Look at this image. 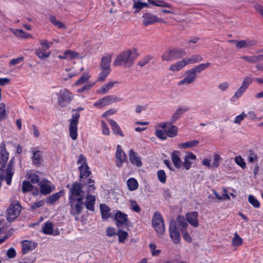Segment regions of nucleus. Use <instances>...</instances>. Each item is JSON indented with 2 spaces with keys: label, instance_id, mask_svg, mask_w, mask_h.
<instances>
[{
  "label": "nucleus",
  "instance_id": "30",
  "mask_svg": "<svg viewBox=\"0 0 263 263\" xmlns=\"http://www.w3.org/2000/svg\"><path fill=\"white\" fill-rule=\"evenodd\" d=\"M199 143V142L197 140H194L179 143L178 144L177 147L180 149H187L196 147L198 146Z\"/></svg>",
  "mask_w": 263,
  "mask_h": 263
},
{
  "label": "nucleus",
  "instance_id": "59",
  "mask_svg": "<svg viewBox=\"0 0 263 263\" xmlns=\"http://www.w3.org/2000/svg\"><path fill=\"white\" fill-rule=\"evenodd\" d=\"M153 57L150 55H146L143 59L138 62V65L142 67L147 64L152 59Z\"/></svg>",
  "mask_w": 263,
  "mask_h": 263
},
{
  "label": "nucleus",
  "instance_id": "12",
  "mask_svg": "<svg viewBox=\"0 0 263 263\" xmlns=\"http://www.w3.org/2000/svg\"><path fill=\"white\" fill-rule=\"evenodd\" d=\"M114 219L116 220V226L120 228L127 224L128 215L125 213L118 211L115 215Z\"/></svg>",
  "mask_w": 263,
  "mask_h": 263
},
{
  "label": "nucleus",
  "instance_id": "27",
  "mask_svg": "<svg viewBox=\"0 0 263 263\" xmlns=\"http://www.w3.org/2000/svg\"><path fill=\"white\" fill-rule=\"evenodd\" d=\"M241 59L249 63H256L258 62L263 61V54L251 56L244 55L241 57Z\"/></svg>",
  "mask_w": 263,
  "mask_h": 263
},
{
  "label": "nucleus",
  "instance_id": "29",
  "mask_svg": "<svg viewBox=\"0 0 263 263\" xmlns=\"http://www.w3.org/2000/svg\"><path fill=\"white\" fill-rule=\"evenodd\" d=\"M10 30L15 36H17L18 37H20L24 39H27L32 37V36L30 33H28L26 31H24L21 29L11 28V29H10Z\"/></svg>",
  "mask_w": 263,
  "mask_h": 263
},
{
  "label": "nucleus",
  "instance_id": "44",
  "mask_svg": "<svg viewBox=\"0 0 263 263\" xmlns=\"http://www.w3.org/2000/svg\"><path fill=\"white\" fill-rule=\"evenodd\" d=\"M187 65L198 63L202 60V58L199 54H195L190 58H184Z\"/></svg>",
  "mask_w": 263,
  "mask_h": 263
},
{
  "label": "nucleus",
  "instance_id": "63",
  "mask_svg": "<svg viewBox=\"0 0 263 263\" xmlns=\"http://www.w3.org/2000/svg\"><path fill=\"white\" fill-rule=\"evenodd\" d=\"M6 118L5 105L4 103L0 104V121Z\"/></svg>",
  "mask_w": 263,
  "mask_h": 263
},
{
  "label": "nucleus",
  "instance_id": "17",
  "mask_svg": "<svg viewBox=\"0 0 263 263\" xmlns=\"http://www.w3.org/2000/svg\"><path fill=\"white\" fill-rule=\"evenodd\" d=\"M196 78V75L195 74L194 71L190 69L185 72V78L178 82V85L180 86L185 84H190L194 82Z\"/></svg>",
  "mask_w": 263,
  "mask_h": 263
},
{
  "label": "nucleus",
  "instance_id": "52",
  "mask_svg": "<svg viewBox=\"0 0 263 263\" xmlns=\"http://www.w3.org/2000/svg\"><path fill=\"white\" fill-rule=\"evenodd\" d=\"M157 177L159 181L162 183H164L166 182V175L164 170H160L158 171Z\"/></svg>",
  "mask_w": 263,
  "mask_h": 263
},
{
  "label": "nucleus",
  "instance_id": "32",
  "mask_svg": "<svg viewBox=\"0 0 263 263\" xmlns=\"http://www.w3.org/2000/svg\"><path fill=\"white\" fill-rule=\"evenodd\" d=\"M186 65H187V63L184 58L182 60L172 64L169 69L173 71H178L182 69Z\"/></svg>",
  "mask_w": 263,
  "mask_h": 263
},
{
  "label": "nucleus",
  "instance_id": "23",
  "mask_svg": "<svg viewBox=\"0 0 263 263\" xmlns=\"http://www.w3.org/2000/svg\"><path fill=\"white\" fill-rule=\"evenodd\" d=\"M37 246L35 242H32L28 240L22 241V253L23 254L27 253L29 251L34 249Z\"/></svg>",
  "mask_w": 263,
  "mask_h": 263
},
{
  "label": "nucleus",
  "instance_id": "26",
  "mask_svg": "<svg viewBox=\"0 0 263 263\" xmlns=\"http://www.w3.org/2000/svg\"><path fill=\"white\" fill-rule=\"evenodd\" d=\"M80 171V181H82L83 179H85L91 174V171L88 165H80L79 167Z\"/></svg>",
  "mask_w": 263,
  "mask_h": 263
},
{
  "label": "nucleus",
  "instance_id": "61",
  "mask_svg": "<svg viewBox=\"0 0 263 263\" xmlns=\"http://www.w3.org/2000/svg\"><path fill=\"white\" fill-rule=\"evenodd\" d=\"M102 134L104 135H109L110 129L104 121H101Z\"/></svg>",
  "mask_w": 263,
  "mask_h": 263
},
{
  "label": "nucleus",
  "instance_id": "8",
  "mask_svg": "<svg viewBox=\"0 0 263 263\" xmlns=\"http://www.w3.org/2000/svg\"><path fill=\"white\" fill-rule=\"evenodd\" d=\"M121 98H118L114 95L106 96L98 100L93 104V106L98 108H101L104 106L110 105L116 102H119Z\"/></svg>",
  "mask_w": 263,
  "mask_h": 263
},
{
  "label": "nucleus",
  "instance_id": "38",
  "mask_svg": "<svg viewBox=\"0 0 263 263\" xmlns=\"http://www.w3.org/2000/svg\"><path fill=\"white\" fill-rule=\"evenodd\" d=\"M127 185L129 191H133L138 188L139 184L135 178H130L127 180Z\"/></svg>",
  "mask_w": 263,
  "mask_h": 263
},
{
  "label": "nucleus",
  "instance_id": "13",
  "mask_svg": "<svg viewBox=\"0 0 263 263\" xmlns=\"http://www.w3.org/2000/svg\"><path fill=\"white\" fill-rule=\"evenodd\" d=\"M9 158V153L6 151V145L2 142L0 144V164L2 165L1 171H4Z\"/></svg>",
  "mask_w": 263,
  "mask_h": 263
},
{
  "label": "nucleus",
  "instance_id": "43",
  "mask_svg": "<svg viewBox=\"0 0 263 263\" xmlns=\"http://www.w3.org/2000/svg\"><path fill=\"white\" fill-rule=\"evenodd\" d=\"M49 21L54 26L59 29L66 28L65 25L60 21L57 20L56 17L52 15L49 16Z\"/></svg>",
  "mask_w": 263,
  "mask_h": 263
},
{
  "label": "nucleus",
  "instance_id": "42",
  "mask_svg": "<svg viewBox=\"0 0 263 263\" xmlns=\"http://www.w3.org/2000/svg\"><path fill=\"white\" fill-rule=\"evenodd\" d=\"M49 21L54 26L59 29L66 28L65 25L60 21L57 20L56 17L52 15L49 16Z\"/></svg>",
  "mask_w": 263,
  "mask_h": 263
},
{
  "label": "nucleus",
  "instance_id": "39",
  "mask_svg": "<svg viewBox=\"0 0 263 263\" xmlns=\"http://www.w3.org/2000/svg\"><path fill=\"white\" fill-rule=\"evenodd\" d=\"M170 124V126L168 127L166 130H165V132L167 137L174 138L177 135L178 129L176 126L172 125L171 123Z\"/></svg>",
  "mask_w": 263,
  "mask_h": 263
},
{
  "label": "nucleus",
  "instance_id": "60",
  "mask_svg": "<svg viewBox=\"0 0 263 263\" xmlns=\"http://www.w3.org/2000/svg\"><path fill=\"white\" fill-rule=\"evenodd\" d=\"M232 243L233 245L237 246H240L242 243V239L237 233H236L232 239Z\"/></svg>",
  "mask_w": 263,
  "mask_h": 263
},
{
  "label": "nucleus",
  "instance_id": "56",
  "mask_svg": "<svg viewBox=\"0 0 263 263\" xmlns=\"http://www.w3.org/2000/svg\"><path fill=\"white\" fill-rule=\"evenodd\" d=\"M66 54H67L68 58V59L69 60L78 59L79 57V54L78 52L70 49L66 50Z\"/></svg>",
  "mask_w": 263,
  "mask_h": 263
},
{
  "label": "nucleus",
  "instance_id": "53",
  "mask_svg": "<svg viewBox=\"0 0 263 263\" xmlns=\"http://www.w3.org/2000/svg\"><path fill=\"white\" fill-rule=\"evenodd\" d=\"M221 157L219 154H215L213 156V161L212 164V167L217 168L220 165Z\"/></svg>",
  "mask_w": 263,
  "mask_h": 263
},
{
  "label": "nucleus",
  "instance_id": "14",
  "mask_svg": "<svg viewBox=\"0 0 263 263\" xmlns=\"http://www.w3.org/2000/svg\"><path fill=\"white\" fill-rule=\"evenodd\" d=\"M143 25L145 26H148L156 22H161V19L158 17L154 14L145 13L143 14Z\"/></svg>",
  "mask_w": 263,
  "mask_h": 263
},
{
  "label": "nucleus",
  "instance_id": "51",
  "mask_svg": "<svg viewBox=\"0 0 263 263\" xmlns=\"http://www.w3.org/2000/svg\"><path fill=\"white\" fill-rule=\"evenodd\" d=\"M155 136L162 140H165L167 139V135L165 130L157 129L155 133Z\"/></svg>",
  "mask_w": 263,
  "mask_h": 263
},
{
  "label": "nucleus",
  "instance_id": "41",
  "mask_svg": "<svg viewBox=\"0 0 263 263\" xmlns=\"http://www.w3.org/2000/svg\"><path fill=\"white\" fill-rule=\"evenodd\" d=\"M40 192L42 194L46 195L50 194L51 191V187L50 185L45 183H40Z\"/></svg>",
  "mask_w": 263,
  "mask_h": 263
},
{
  "label": "nucleus",
  "instance_id": "4",
  "mask_svg": "<svg viewBox=\"0 0 263 263\" xmlns=\"http://www.w3.org/2000/svg\"><path fill=\"white\" fill-rule=\"evenodd\" d=\"M186 54L183 48H174L167 49L161 56L162 61H173L182 58Z\"/></svg>",
  "mask_w": 263,
  "mask_h": 263
},
{
  "label": "nucleus",
  "instance_id": "33",
  "mask_svg": "<svg viewBox=\"0 0 263 263\" xmlns=\"http://www.w3.org/2000/svg\"><path fill=\"white\" fill-rule=\"evenodd\" d=\"M101 217L103 219L106 220L110 217V209L105 204H100Z\"/></svg>",
  "mask_w": 263,
  "mask_h": 263
},
{
  "label": "nucleus",
  "instance_id": "58",
  "mask_svg": "<svg viewBox=\"0 0 263 263\" xmlns=\"http://www.w3.org/2000/svg\"><path fill=\"white\" fill-rule=\"evenodd\" d=\"M235 162L238 165L240 166L243 169L246 167V163L241 156H238L235 157Z\"/></svg>",
  "mask_w": 263,
  "mask_h": 263
},
{
  "label": "nucleus",
  "instance_id": "31",
  "mask_svg": "<svg viewBox=\"0 0 263 263\" xmlns=\"http://www.w3.org/2000/svg\"><path fill=\"white\" fill-rule=\"evenodd\" d=\"M43 152L40 151H36L33 152L31 157L32 164L35 166H39L41 164L43 159L42 157Z\"/></svg>",
  "mask_w": 263,
  "mask_h": 263
},
{
  "label": "nucleus",
  "instance_id": "18",
  "mask_svg": "<svg viewBox=\"0 0 263 263\" xmlns=\"http://www.w3.org/2000/svg\"><path fill=\"white\" fill-rule=\"evenodd\" d=\"M198 216L197 212L194 211L188 213L186 215V220L191 226L195 228L198 227L199 226Z\"/></svg>",
  "mask_w": 263,
  "mask_h": 263
},
{
  "label": "nucleus",
  "instance_id": "36",
  "mask_svg": "<svg viewBox=\"0 0 263 263\" xmlns=\"http://www.w3.org/2000/svg\"><path fill=\"white\" fill-rule=\"evenodd\" d=\"M246 89H245L242 86H240L235 92L233 96L231 98V101L235 102L242 96V95L246 91Z\"/></svg>",
  "mask_w": 263,
  "mask_h": 263
},
{
  "label": "nucleus",
  "instance_id": "40",
  "mask_svg": "<svg viewBox=\"0 0 263 263\" xmlns=\"http://www.w3.org/2000/svg\"><path fill=\"white\" fill-rule=\"evenodd\" d=\"M211 64L209 62H207L206 63H202L199 65L195 66L194 68H191L192 71H194L195 74L196 75L197 73H199L201 72L202 71L205 70L206 68L209 67L211 66Z\"/></svg>",
  "mask_w": 263,
  "mask_h": 263
},
{
  "label": "nucleus",
  "instance_id": "37",
  "mask_svg": "<svg viewBox=\"0 0 263 263\" xmlns=\"http://www.w3.org/2000/svg\"><path fill=\"white\" fill-rule=\"evenodd\" d=\"M63 193V192L62 191H60L49 196L47 199V203L50 204L54 203L62 196Z\"/></svg>",
  "mask_w": 263,
  "mask_h": 263
},
{
  "label": "nucleus",
  "instance_id": "24",
  "mask_svg": "<svg viewBox=\"0 0 263 263\" xmlns=\"http://www.w3.org/2000/svg\"><path fill=\"white\" fill-rule=\"evenodd\" d=\"M96 202V197L95 195H87L86 197V201L84 204L86 209L90 211H94V205Z\"/></svg>",
  "mask_w": 263,
  "mask_h": 263
},
{
  "label": "nucleus",
  "instance_id": "28",
  "mask_svg": "<svg viewBox=\"0 0 263 263\" xmlns=\"http://www.w3.org/2000/svg\"><path fill=\"white\" fill-rule=\"evenodd\" d=\"M189 108L187 107L178 108L170 119L171 124L174 123L176 120L179 119L185 112L189 110Z\"/></svg>",
  "mask_w": 263,
  "mask_h": 263
},
{
  "label": "nucleus",
  "instance_id": "15",
  "mask_svg": "<svg viewBox=\"0 0 263 263\" xmlns=\"http://www.w3.org/2000/svg\"><path fill=\"white\" fill-rule=\"evenodd\" d=\"M128 156L129 161L133 165L138 167H140L142 165L141 157H139L138 154L133 149L129 150L128 152Z\"/></svg>",
  "mask_w": 263,
  "mask_h": 263
},
{
  "label": "nucleus",
  "instance_id": "46",
  "mask_svg": "<svg viewBox=\"0 0 263 263\" xmlns=\"http://www.w3.org/2000/svg\"><path fill=\"white\" fill-rule=\"evenodd\" d=\"M117 235L119 237V242H123L128 236V233L122 229L117 231Z\"/></svg>",
  "mask_w": 263,
  "mask_h": 263
},
{
  "label": "nucleus",
  "instance_id": "6",
  "mask_svg": "<svg viewBox=\"0 0 263 263\" xmlns=\"http://www.w3.org/2000/svg\"><path fill=\"white\" fill-rule=\"evenodd\" d=\"M21 211V205L18 201L16 203H11L6 210L7 220L11 222L16 219L19 215Z\"/></svg>",
  "mask_w": 263,
  "mask_h": 263
},
{
  "label": "nucleus",
  "instance_id": "5",
  "mask_svg": "<svg viewBox=\"0 0 263 263\" xmlns=\"http://www.w3.org/2000/svg\"><path fill=\"white\" fill-rule=\"evenodd\" d=\"M73 98L72 93L66 88L61 89L58 95V103L61 107L67 106Z\"/></svg>",
  "mask_w": 263,
  "mask_h": 263
},
{
  "label": "nucleus",
  "instance_id": "21",
  "mask_svg": "<svg viewBox=\"0 0 263 263\" xmlns=\"http://www.w3.org/2000/svg\"><path fill=\"white\" fill-rule=\"evenodd\" d=\"M111 62V55L108 54L103 57L100 64V69H106L111 71L110 64Z\"/></svg>",
  "mask_w": 263,
  "mask_h": 263
},
{
  "label": "nucleus",
  "instance_id": "7",
  "mask_svg": "<svg viewBox=\"0 0 263 263\" xmlns=\"http://www.w3.org/2000/svg\"><path fill=\"white\" fill-rule=\"evenodd\" d=\"M153 226L158 235H162L165 231L163 220L161 214L158 212L154 213L152 219Z\"/></svg>",
  "mask_w": 263,
  "mask_h": 263
},
{
  "label": "nucleus",
  "instance_id": "64",
  "mask_svg": "<svg viewBox=\"0 0 263 263\" xmlns=\"http://www.w3.org/2000/svg\"><path fill=\"white\" fill-rule=\"evenodd\" d=\"M254 8L261 16L263 17V6L260 4L256 3L254 6Z\"/></svg>",
  "mask_w": 263,
  "mask_h": 263
},
{
  "label": "nucleus",
  "instance_id": "9",
  "mask_svg": "<svg viewBox=\"0 0 263 263\" xmlns=\"http://www.w3.org/2000/svg\"><path fill=\"white\" fill-rule=\"evenodd\" d=\"M228 42L235 44L236 47L239 49L251 48L256 46L257 44L256 40L252 39L241 40H228Z\"/></svg>",
  "mask_w": 263,
  "mask_h": 263
},
{
  "label": "nucleus",
  "instance_id": "11",
  "mask_svg": "<svg viewBox=\"0 0 263 263\" xmlns=\"http://www.w3.org/2000/svg\"><path fill=\"white\" fill-rule=\"evenodd\" d=\"M83 200H69V204L71 207L70 213L73 216H78L82 212L84 205Z\"/></svg>",
  "mask_w": 263,
  "mask_h": 263
},
{
  "label": "nucleus",
  "instance_id": "48",
  "mask_svg": "<svg viewBox=\"0 0 263 263\" xmlns=\"http://www.w3.org/2000/svg\"><path fill=\"white\" fill-rule=\"evenodd\" d=\"M248 201L255 208H259L260 206V202L252 195L248 196Z\"/></svg>",
  "mask_w": 263,
  "mask_h": 263
},
{
  "label": "nucleus",
  "instance_id": "20",
  "mask_svg": "<svg viewBox=\"0 0 263 263\" xmlns=\"http://www.w3.org/2000/svg\"><path fill=\"white\" fill-rule=\"evenodd\" d=\"M107 121L109 123L111 128L115 135H119L121 137H123L124 136L121 128L116 121L111 119H108Z\"/></svg>",
  "mask_w": 263,
  "mask_h": 263
},
{
  "label": "nucleus",
  "instance_id": "34",
  "mask_svg": "<svg viewBox=\"0 0 263 263\" xmlns=\"http://www.w3.org/2000/svg\"><path fill=\"white\" fill-rule=\"evenodd\" d=\"M36 56L41 60H44L49 57L50 52L46 49L41 47L37 48L35 50Z\"/></svg>",
  "mask_w": 263,
  "mask_h": 263
},
{
  "label": "nucleus",
  "instance_id": "2",
  "mask_svg": "<svg viewBox=\"0 0 263 263\" xmlns=\"http://www.w3.org/2000/svg\"><path fill=\"white\" fill-rule=\"evenodd\" d=\"M83 185L80 182H74L71 185L68 183L66 187L69 189L68 200L74 201V200H84L85 193L83 190Z\"/></svg>",
  "mask_w": 263,
  "mask_h": 263
},
{
  "label": "nucleus",
  "instance_id": "22",
  "mask_svg": "<svg viewBox=\"0 0 263 263\" xmlns=\"http://www.w3.org/2000/svg\"><path fill=\"white\" fill-rule=\"evenodd\" d=\"M180 152L179 151H174L171 154V159L174 166L180 169L182 166V162L179 157Z\"/></svg>",
  "mask_w": 263,
  "mask_h": 263
},
{
  "label": "nucleus",
  "instance_id": "10",
  "mask_svg": "<svg viewBox=\"0 0 263 263\" xmlns=\"http://www.w3.org/2000/svg\"><path fill=\"white\" fill-rule=\"evenodd\" d=\"M170 236L173 242L178 244L180 242L181 237L179 230L175 221H171L169 228Z\"/></svg>",
  "mask_w": 263,
  "mask_h": 263
},
{
  "label": "nucleus",
  "instance_id": "55",
  "mask_svg": "<svg viewBox=\"0 0 263 263\" xmlns=\"http://www.w3.org/2000/svg\"><path fill=\"white\" fill-rule=\"evenodd\" d=\"M28 179L29 180V182L33 184H38L40 181L39 176L34 173L29 174Z\"/></svg>",
  "mask_w": 263,
  "mask_h": 263
},
{
  "label": "nucleus",
  "instance_id": "47",
  "mask_svg": "<svg viewBox=\"0 0 263 263\" xmlns=\"http://www.w3.org/2000/svg\"><path fill=\"white\" fill-rule=\"evenodd\" d=\"M101 72L100 73L98 78L97 79V82H104L110 73V70L106 69H101Z\"/></svg>",
  "mask_w": 263,
  "mask_h": 263
},
{
  "label": "nucleus",
  "instance_id": "35",
  "mask_svg": "<svg viewBox=\"0 0 263 263\" xmlns=\"http://www.w3.org/2000/svg\"><path fill=\"white\" fill-rule=\"evenodd\" d=\"M53 226L51 221L45 222L42 227V232L44 234L50 235L53 233Z\"/></svg>",
  "mask_w": 263,
  "mask_h": 263
},
{
  "label": "nucleus",
  "instance_id": "54",
  "mask_svg": "<svg viewBox=\"0 0 263 263\" xmlns=\"http://www.w3.org/2000/svg\"><path fill=\"white\" fill-rule=\"evenodd\" d=\"M175 222L177 224V226L178 227L179 230L181 229V228H180V227L184 229L186 228L187 227V223H186L184 218L178 217L177 218L176 222L175 221Z\"/></svg>",
  "mask_w": 263,
  "mask_h": 263
},
{
  "label": "nucleus",
  "instance_id": "25",
  "mask_svg": "<svg viewBox=\"0 0 263 263\" xmlns=\"http://www.w3.org/2000/svg\"><path fill=\"white\" fill-rule=\"evenodd\" d=\"M118 84V81L108 82V83L104 84L101 87H100L98 89V92L102 95H105L107 93L109 90L113 88L115 84Z\"/></svg>",
  "mask_w": 263,
  "mask_h": 263
},
{
  "label": "nucleus",
  "instance_id": "62",
  "mask_svg": "<svg viewBox=\"0 0 263 263\" xmlns=\"http://www.w3.org/2000/svg\"><path fill=\"white\" fill-rule=\"evenodd\" d=\"M40 45L42 46V48L45 49L46 50H48L50 46L52 44V43L49 42L46 40H42L40 41Z\"/></svg>",
  "mask_w": 263,
  "mask_h": 263
},
{
  "label": "nucleus",
  "instance_id": "1",
  "mask_svg": "<svg viewBox=\"0 0 263 263\" xmlns=\"http://www.w3.org/2000/svg\"><path fill=\"white\" fill-rule=\"evenodd\" d=\"M137 55L136 50H127L119 54L114 61V66L130 67L137 59Z\"/></svg>",
  "mask_w": 263,
  "mask_h": 263
},
{
  "label": "nucleus",
  "instance_id": "49",
  "mask_svg": "<svg viewBox=\"0 0 263 263\" xmlns=\"http://www.w3.org/2000/svg\"><path fill=\"white\" fill-rule=\"evenodd\" d=\"M90 78V76L87 73H84L83 75L75 82L74 85L78 86L86 83Z\"/></svg>",
  "mask_w": 263,
  "mask_h": 263
},
{
  "label": "nucleus",
  "instance_id": "3",
  "mask_svg": "<svg viewBox=\"0 0 263 263\" xmlns=\"http://www.w3.org/2000/svg\"><path fill=\"white\" fill-rule=\"evenodd\" d=\"M84 108L82 107H79L77 109H73L72 110L71 118L69 120V136L73 140H76L78 137V124L80 117L79 111H82Z\"/></svg>",
  "mask_w": 263,
  "mask_h": 263
},
{
  "label": "nucleus",
  "instance_id": "57",
  "mask_svg": "<svg viewBox=\"0 0 263 263\" xmlns=\"http://www.w3.org/2000/svg\"><path fill=\"white\" fill-rule=\"evenodd\" d=\"M130 209L137 213H139L141 211V208L138 204L136 201L134 200H130L129 201Z\"/></svg>",
  "mask_w": 263,
  "mask_h": 263
},
{
  "label": "nucleus",
  "instance_id": "45",
  "mask_svg": "<svg viewBox=\"0 0 263 263\" xmlns=\"http://www.w3.org/2000/svg\"><path fill=\"white\" fill-rule=\"evenodd\" d=\"M33 186L32 184L28 181L24 180L22 183V191L23 193H27L32 191Z\"/></svg>",
  "mask_w": 263,
  "mask_h": 263
},
{
  "label": "nucleus",
  "instance_id": "16",
  "mask_svg": "<svg viewBox=\"0 0 263 263\" xmlns=\"http://www.w3.org/2000/svg\"><path fill=\"white\" fill-rule=\"evenodd\" d=\"M116 165L118 167L122 166V163L126 161V155L121 148V146L118 145L116 153Z\"/></svg>",
  "mask_w": 263,
  "mask_h": 263
},
{
  "label": "nucleus",
  "instance_id": "19",
  "mask_svg": "<svg viewBox=\"0 0 263 263\" xmlns=\"http://www.w3.org/2000/svg\"><path fill=\"white\" fill-rule=\"evenodd\" d=\"M196 159V155L192 152H190L184 156V162L182 163V165H183L186 170H189L191 167L193 163L191 160H195Z\"/></svg>",
  "mask_w": 263,
  "mask_h": 263
},
{
  "label": "nucleus",
  "instance_id": "50",
  "mask_svg": "<svg viewBox=\"0 0 263 263\" xmlns=\"http://www.w3.org/2000/svg\"><path fill=\"white\" fill-rule=\"evenodd\" d=\"M253 82V78L250 76H247L243 79L242 83L241 86H242L245 89H247L249 86L252 84Z\"/></svg>",
  "mask_w": 263,
  "mask_h": 263
}]
</instances>
